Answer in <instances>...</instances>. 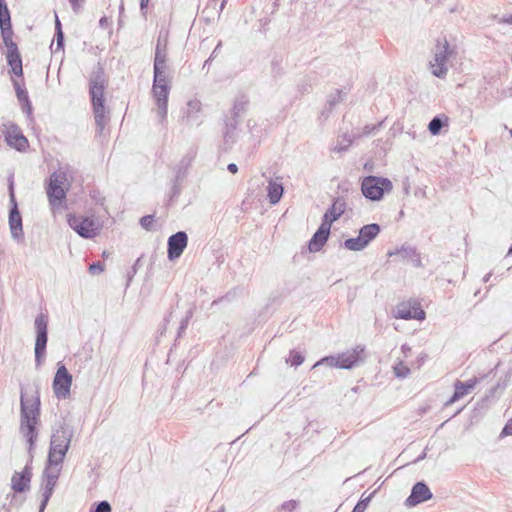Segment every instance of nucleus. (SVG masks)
I'll return each mask as SVG.
<instances>
[{"label":"nucleus","mask_w":512,"mask_h":512,"mask_svg":"<svg viewBox=\"0 0 512 512\" xmlns=\"http://www.w3.org/2000/svg\"><path fill=\"white\" fill-rule=\"evenodd\" d=\"M73 174V168L70 165L65 164L60 166L50 175L49 183L46 187V194L53 212L65 207L64 203L66 201L67 192L71 187Z\"/></svg>","instance_id":"obj_1"},{"label":"nucleus","mask_w":512,"mask_h":512,"mask_svg":"<svg viewBox=\"0 0 512 512\" xmlns=\"http://www.w3.org/2000/svg\"><path fill=\"white\" fill-rule=\"evenodd\" d=\"M20 406V430L29 446L32 447L35 444L34 440L37 437L36 426L40 419V394L38 389L29 397L21 393Z\"/></svg>","instance_id":"obj_2"},{"label":"nucleus","mask_w":512,"mask_h":512,"mask_svg":"<svg viewBox=\"0 0 512 512\" xmlns=\"http://www.w3.org/2000/svg\"><path fill=\"white\" fill-rule=\"evenodd\" d=\"M67 451L68 450H49L47 463L43 472L44 488L39 512H44L48 501L53 494Z\"/></svg>","instance_id":"obj_3"},{"label":"nucleus","mask_w":512,"mask_h":512,"mask_svg":"<svg viewBox=\"0 0 512 512\" xmlns=\"http://www.w3.org/2000/svg\"><path fill=\"white\" fill-rule=\"evenodd\" d=\"M107 85V79L104 72L98 69L92 73L90 79V96L93 105L95 123L102 131L107 123V111L104 105V91Z\"/></svg>","instance_id":"obj_4"},{"label":"nucleus","mask_w":512,"mask_h":512,"mask_svg":"<svg viewBox=\"0 0 512 512\" xmlns=\"http://www.w3.org/2000/svg\"><path fill=\"white\" fill-rule=\"evenodd\" d=\"M454 54V50L450 47L445 37L438 38L432 50V58L429 61L431 73L440 79L446 77L448 73V61Z\"/></svg>","instance_id":"obj_5"},{"label":"nucleus","mask_w":512,"mask_h":512,"mask_svg":"<svg viewBox=\"0 0 512 512\" xmlns=\"http://www.w3.org/2000/svg\"><path fill=\"white\" fill-rule=\"evenodd\" d=\"M392 189V182L384 177L367 176L363 178L361 183L362 194L372 201L381 200L384 193H389Z\"/></svg>","instance_id":"obj_6"},{"label":"nucleus","mask_w":512,"mask_h":512,"mask_svg":"<svg viewBox=\"0 0 512 512\" xmlns=\"http://www.w3.org/2000/svg\"><path fill=\"white\" fill-rule=\"evenodd\" d=\"M36 341H35V364L39 368L45 358V350L48 340V317L41 313L35 318Z\"/></svg>","instance_id":"obj_7"},{"label":"nucleus","mask_w":512,"mask_h":512,"mask_svg":"<svg viewBox=\"0 0 512 512\" xmlns=\"http://www.w3.org/2000/svg\"><path fill=\"white\" fill-rule=\"evenodd\" d=\"M72 379V375L65 365L58 363V368L52 383L53 393L56 398L65 400L70 397Z\"/></svg>","instance_id":"obj_8"},{"label":"nucleus","mask_w":512,"mask_h":512,"mask_svg":"<svg viewBox=\"0 0 512 512\" xmlns=\"http://www.w3.org/2000/svg\"><path fill=\"white\" fill-rule=\"evenodd\" d=\"M170 89L171 86L166 84L152 85V96L157 107L156 114L161 125H164L167 119Z\"/></svg>","instance_id":"obj_9"},{"label":"nucleus","mask_w":512,"mask_h":512,"mask_svg":"<svg viewBox=\"0 0 512 512\" xmlns=\"http://www.w3.org/2000/svg\"><path fill=\"white\" fill-rule=\"evenodd\" d=\"M2 132L4 134L5 142L11 148L17 151H25L28 147V140L23 135L21 129L14 123L8 122L3 124Z\"/></svg>","instance_id":"obj_10"},{"label":"nucleus","mask_w":512,"mask_h":512,"mask_svg":"<svg viewBox=\"0 0 512 512\" xmlns=\"http://www.w3.org/2000/svg\"><path fill=\"white\" fill-rule=\"evenodd\" d=\"M68 224L83 238H93L99 232V227L96 222L88 217L69 215Z\"/></svg>","instance_id":"obj_11"},{"label":"nucleus","mask_w":512,"mask_h":512,"mask_svg":"<svg viewBox=\"0 0 512 512\" xmlns=\"http://www.w3.org/2000/svg\"><path fill=\"white\" fill-rule=\"evenodd\" d=\"M394 317L397 319H416L424 320L425 312L417 303L402 302L397 305L394 311Z\"/></svg>","instance_id":"obj_12"},{"label":"nucleus","mask_w":512,"mask_h":512,"mask_svg":"<svg viewBox=\"0 0 512 512\" xmlns=\"http://www.w3.org/2000/svg\"><path fill=\"white\" fill-rule=\"evenodd\" d=\"M432 497L433 494L428 485L420 481L413 485L410 495L405 500V506L414 507L430 500Z\"/></svg>","instance_id":"obj_13"},{"label":"nucleus","mask_w":512,"mask_h":512,"mask_svg":"<svg viewBox=\"0 0 512 512\" xmlns=\"http://www.w3.org/2000/svg\"><path fill=\"white\" fill-rule=\"evenodd\" d=\"M364 359V347L356 346L338 354L339 369H352Z\"/></svg>","instance_id":"obj_14"},{"label":"nucleus","mask_w":512,"mask_h":512,"mask_svg":"<svg viewBox=\"0 0 512 512\" xmlns=\"http://www.w3.org/2000/svg\"><path fill=\"white\" fill-rule=\"evenodd\" d=\"M188 244V236L184 231H179L168 238V258H179Z\"/></svg>","instance_id":"obj_15"},{"label":"nucleus","mask_w":512,"mask_h":512,"mask_svg":"<svg viewBox=\"0 0 512 512\" xmlns=\"http://www.w3.org/2000/svg\"><path fill=\"white\" fill-rule=\"evenodd\" d=\"M478 383L479 379L477 377H472L466 382L457 380L454 383V393L452 397L446 401L445 406H450L470 394Z\"/></svg>","instance_id":"obj_16"},{"label":"nucleus","mask_w":512,"mask_h":512,"mask_svg":"<svg viewBox=\"0 0 512 512\" xmlns=\"http://www.w3.org/2000/svg\"><path fill=\"white\" fill-rule=\"evenodd\" d=\"M11 201L13 202L14 206L9 213V227L12 238L19 242L23 239L22 217L17 209L14 194L12 191Z\"/></svg>","instance_id":"obj_17"},{"label":"nucleus","mask_w":512,"mask_h":512,"mask_svg":"<svg viewBox=\"0 0 512 512\" xmlns=\"http://www.w3.org/2000/svg\"><path fill=\"white\" fill-rule=\"evenodd\" d=\"M72 438V428L69 426H60L52 434L50 448H69Z\"/></svg>","instance_id":"obj_18"},{"label":"nucleus","mask_w":512,"mask_h":512,"mask_svg":"<svg viewBox=\"0 0 512 512\" xmlns=\"http://www.w3.org/2000/svg\"><path fill=\"white\" fill-rule=\"evenodd\" d=\"M387 255L389 257L399 255L402 260L410 261L413 266L417 268L422 267L420 254L417 252L415 247L410 245H402L401 248L390 250Z\"/></svg>","instance_id":"obj_19"},{"label":"nucleus","mask_w":512,"mask_h":512,"mask_svg":"<svg viewBox=\"0 0 512 512\" xmlns=\"http://www.w3.org/2000/svg\"><path fill=\"white\" fill-rule=\"evenodd\" d=\"M346 210V202L343 198H336L332 206L325 212L322 223H326L331 228L334 221L339 219Z\"/></svg>","instance_id":"obj_20"},{"label":"nucleus","mask_w":512,"mask_h":512,"mask_svg":"<svg viewBox=\"0 0 512 512\" xmlns=\"http://www.w3.org/2000/svg\"><path fill=\"white\" fill-rule=\"evenodd\" d=\"M32 473L31 468L26 465L22 472H15L11 478L12 489L15 492L21 493L29 488Z\"/></svg>","instance_id":"obj_21"},{"label":"nucleus","mask_w":512,"mask_h":512,"mask_svg":"<svg viewBox=\"0 0 512 512\" xmlns=\"http://www.w3.org/2000/svg\"><path fill=\"white\" fill-rule=\"evenodd\" d=\"M330 229L331 228L327 226L326 223L321 222L320 227L315 232V234L313 235L309 242L308 247L311 252H317L324 246V244L328 240Z\"/></svg>","instance_id":"obj_22"},{"label":"nucleus","mask_w":512,"mask_h":512,"mask_svg":"<svg viewBox=\"0 0 512 512\" xmlns=\"http://www.w3.org/2000/svg\"><path fill=\"white\" fill-rule=\"evenodd\" d=\"M6 60L11 68V72L16 76L23 75L22 60L18 49L7 51Z\"/></svg>","instance_id":"obj_23"},{"label":"nucleus","mask_w":512,"mask_h":512,"mask_svg":"<svg viewBox=\"0 0 512 512\" xmlns=\"http://www.w3.org/2000/svg\"><path fill=\"white\" fill-rule=\"evenodd\" d=\"M283 191H284V188H283V185L281 182L274 180V179L269 180V183L267 186V195L269 198V202L272 205H275L280 201V199L283 195Z\"/></svg>","instance_id":"obj_24"},{"label":"nucleus","mask_w":512,"mask_h":512,"mask_svg":"<svg viewBox=\"0 0 512 512\" xmlns=\"http://www.w3.org/2000/svg\"><path fill=\"white\" fill-rule=\"evenodd\" d=\"M379 233H380V226L375 223L364 225L359 230V236L361 237L362 242H364L366 246H368L369 243L373 239H375Z\"/></svg>","instance_id":"obj_25"},{"label":"nucleus","mask_w":512,"mask_h":512,"mask_svg":"<svg viewBox=\"0 0 512 512\" xmlns=\"http://www.w3.org/2000/svg\"><path fill=\"white\" fill-rule=\"evenodd\" d=\"M168 55V32L160 31L155 47L154 58H167Z\"/></svg>","instance_id":"obj_26"},{"label":"nucleus","mask_w":512,"mask_h":512,"mask_svg":"<svg viewBox=\"0 0 512 512\" xmlns=\"http://www.w3.org/2000/svg\"><path fill=\"white\" fill-rule=\"evenodd\" d=\"M202 104L198 99H191L187 102L185 109V117L189 122L198 120V115L201 112Z\"/></svg>","instance_id":"obj_27"},{"label":"nucleus","mask_w":512,"mask_h":512,"mask_svg":"<svg viewBox=\"0 0 512 512\" xmlns=\"http://www.w3.org/2000/svg\"><path fill=\"white\" fill-rule=\"evenodd\" d=\"M354 140L356 139L353 137V135H340L337 139L336 145L334 146L333 150L336 152L346 151L352 145Z\"/></svg>","instance_id":"obj_28"},{"label":"nucleus","mask_w":512,"mask_h":512,"mask_svg":"<svg viewBox=\"0 0 512 512\" xmlns=\"http://www.w3.org/2000/svg\"><path fill=\"white\" fill-rule=\"evenodd\" d=\"M1 36L3 44L7 47V51L18 49L17 44L12 40V27H5L1 29Z\"/></svg>","instance_id":"obj_29"},{"label":"nucleus","mask_w":512,"mask_h":512,"mask_svg":"<svg viewBox=\"0 0 512 512\" xmlns=\"http://www.w3.org/2000/svg\"><path fill=\"white\" fill-rule=\"evenodd\" d=\"M11 26L10 12L4 0H0V29Z\"/></svg>","instance_id":"obj_30"},{"label":"nucleus","mask_w":512,"mask_h":512,"mask_svg":"<svg viewBox=\"0 0 512 512\" xmlns=\"http://www.w3.org/2000/svg\"><path fill=\"white\" fill-rule=\"evenodd\" d=\"M343 245L350 251H361L367 247L359 235L355 238L346 239Z\"/></svg>","instance_id":"obj_31"},{"label":"nucleus","mask_w":512,"mask_h":512,"mask_svg":"<svg viewBox=\"0 0 512 512\" xmlns=\"http://www.w3.org/2000/svg\"><path fill=\"white\" fill-rule=\"evenodd\" d=\"M320 365H326V366L332 367V368H339L338 355L337 356H327V357L320 359L318 362H316L313 365V368H316Z\"/></svg>","instance_id":"obj_32"},{"label":"nucleus","mask_w":512,"mask_h":512,"mask_svg":"<svg viewBox=\"0 0 512 512\" xmlns=\"http://www.w3.org/2000/svg\"><path fill=\"white\" fill-rule=\"evenodd\" d=\"M393 371L396 377L406 378L410 374V369L404 364L402 360L395 363Z\"/></svg>","instance_id":"obj_33"},{"label":"nucleus","mask_w":512,"mask_h":512,"mask_svg":"<svg viewBox=\"0 0 512 512\" xmlns=\"http://www.w3.org/2000/svg\"><path fill=\"white\" fill-rule=\"evenodd\" d=\"M375 492H372L368 496H364V494L361 496V499L357 502V504L354 506L352 512H364L366 508L368 507L372 496Z\"/></svg>","instance_id":"obj_34"},{"label":"nucleus","mask_w":512,"mask_h":512,"mask_svg":"<svg viewBox=\"0 0 512 512\" xmlns=\"http://www.w3.org/2000/svg\"><path fill=\"white\" fill-rule=\"evenodd\" d=\"M303 362H304V356L300 352L295 351V350H292L290 352L289 357L286 359L287 364H289L291 366H295V367L301 365Z\"/></svg>","instance_id":"obj_35"},{"label":"nucleus","mask_w":512,"mask_h":512,"mask_svg":"<svg viewBox=\"0 0 512 512\" xmlns=\"http://www.w3.org/2000/svg\"><path fill=\"white\" fill-rule=\"evenodd\" d=\"M247 104H248V99L245 96H241V97L237 98L233 105L234 115L239 116L242 112H244Z\"/></svg>","instance_id":"obj_36"},{"label":"nucleus","mask_w":512,"mask_h":512,"mask_svg":"<svg viewBox=\"0 0 512 512\" xmlns=\"http://www.w3.org/2000/svg\"><path fill=\"white\" fill-rule=\"evenodd\" d=\"M381 124H378V125H366L364 128H362L361 130H358V131H355L353 133V137L355 139H360L362 137H366V136H369L371 134H373L375 132V130L380 126Z\"/></svg>","instance_id":"obj_37"},{"label":"nucleus","mask_w":512,"mask_h":512,"mask_svg":"<svg viewBox=\"0 0 512 512\" xmlns=\"http://www.w3.org/2000/svg\"><path fill=\"white\" fill-rule=\"evenodd\" d=\"M443 125V120L440 117L436 116L430 121L428 129L432 135H437L440 133V130L443 127Z\"/></svg>","instance_id":"obj_38"},{"label":"nucleus","mask_w":512,"mask_h":512,"mask_svg":"<svg viewBox=\"0 0 512 512\" xmlns=\"http://www.w3.org/2000/svg\"><path fill=\"white\" fill-rule=\"evenodd\" d=\"M156 84L157 85H161V84L170 85L167 73L165 71L164 72H154L153 85H156Z\"/></svg>","instance_id":"obj_39"},{"label":"nucleus","mask_w":512,"mask_h":512,"mask_svg":"<svg viewBox=\"0 0 512 512\" xmlns=\"http://www.w3.org/2000/svg\"><path fill=\"white\" fill-rule=\"evenodd\" d=\"M14 87L16 90L17 98L20 102L29 100L27 91L24 88H22L18 82H14Z\"/></svg>","instance_id":"obj_40"},{"label":"nucleus","mask_w":512,"mask_h":512,"mask_svg":"<svg viewBox=\"0 0 512 512\" xmlns=\"http://www.w3.org/2000/svg\"><path fill=\"white\" fill-rule=\"evenodd\" d=\"M167 58H154V72H166Z\"/></svg>","instance_id":"obj_41"},{"label":"nucleus","mask_w":512,"mask_h":512,"mask_svg":"<svg viewBox=\"0 0 512 512\" xmlns=\"http://www.w3.org/2000/svg\"><path fill=\"white\" fill-rule=\"evenodd\" d=\"M111 505L109 504L108 501H100L99 503H97L95 509H94V512H111Z\"/></svg>","instance_id":"obj_42"},{"label":"nucleus","mask_w":512,"mask_h":512,"mask_svg":"<svg viewBox=\"0 0 512 512\" xmlns=\"http://www.w3.org/2000/svg\"><path fill=\"white\" fill-rule=\"evenodd\" d=\"M104 270V266L102 265L101 262H95L93 264H91L89 266V272L92 274V275H98L100 274L101 272H103Z\"/></svg>","instance_id":"obj_43"},{"label":"nucleus","mask_w":512,"mask_h":512,"mask_svg":"<svg viewBox=\"0 0 512 512\" xmlns=\"http://www.w3.org/2000/svg\"><path fill=\"white\" fill-rule=\"evenodd\" d=\"M153 222H154V217L152 215H147L140 219V224L145 229H150Z\"/></svg>","instance_id":"obj_44"},{"label":"nucleus","mask_w":512,"mask_h":512,"mask_svg":"<svg viewBox=\"0 0 512 512\" xmlns=\"http://www.w3.org/2000/svg\"><path fill=\"white\" fill-rule=\"evenodd\" d=\"M64 34L62 30L56 33V51L63 48Z\"/></svg>","instance_id":"obj_45"},{"label":"nucleus","mask_w":512,"mask_h":512,"mask_svg":"<svg viewBox=\"0 0 512 512\" xmlns=\"http://www.w3.org/2000/svg\"><path fill=\"white\" fill-rule=\"evenodd\" d=\"M508 435H512V418L504 426V428L500 434V437H505Z\"/></svg>","instance_id":"obj_46"},{"label":"nucleus","mask_w":512,"mask_h":512,"mask_svg":"<svg viewBox=\"0 0 512 512\" xmlns=\"http://www.w3.org/2000/svg\"><path fill=\"white\" fill-rule=\"evenodd\" d=\"M74 12H79L85 0H69Z\"/></svg>","instance_id":"obj_47"},{"label":"nucleus","mask_w":512,"mask_h":512,"mask_svg":"<svg viewBox=\"0 0 512 512\" xmlns=\"http://www.w3.org/2000/svg\"><path fill=\"white\" fill-rule=\"evenodd\" d=\"M22 110L30 117L32 114V105L29 100L22 102Z\"/></svg>","instance_id":"obj_48"},{"label":"nucleus","mask_w":512,"mask_h":512,"mask_svg":"<svg viewBox=\"0 0 512 512\" xmlns=\"http://www.w3.org/2000/svg\"><path fill=\"white\" fill-rule=\"evenodd\" d=\"M510 377H511V372L506 373L504 381L502 383H498L496 388L497 389H499V388H501V389L506 388L508 383H509V381H510Z\"/></svg>","instance_id":"obj_49"},{"label":"nucleus","mask_w":512,"mask_h":512,"mask_svg":"<svg viewBox=\"0 0 512 512\" xmlns=\"http://www.w3.org/2000/svg\"><path fill=\"white\" fill-rule=\"evenodd\" d=\"M426 456H427V454H426V452H425V450H424V451H423L419 456H417L416 458H414V459H412V460H409V461L405 462L403 465H407V464H410V463H417V462H419L420 460L425 459V458H426Z\"/></svg>","instance_id":"obj_50"},{"label":"nucleus","mask_w":512,"mask_h":512,"mask_svg":"<svg viewBox=\"0 0 512 512\" xmlns=\"http://www.w3.org/2000/svg\"><path fill=\"white\" fill-rule=\"evenodd\" d=\"M227 169L230 173L235 174L238 171V166L235 163H230L228 164Z\"/></svg>","instance_id":"obj_51"},{"label":"nucleus","mask_w":512,"mask_h":512,"mask_svg":"<svg viewBox=\"0 0 512 512\" xmlns=\"http://www.w3.org/2000/svg\"><path fill=\"white\" fill-rule=\"evenodd\" d=\"M55 30L56 33L59 32V30H62L61 23L57 15H55Z\"/></svg>","instance_id":"obj_52"},{"label":"nucleus","mask_w":512,"mask_h":512,"mask_svg":"<svg viewBox=\"0 0 512 512\" xmlns=\"http://www.w3.org/2000/svg\"><path fill=\"white\" fill-rule=\"evenodd\" d=\"M500 22L507 23V24H512V15H508V16L503 17L500 20Z\"/></svg>","instance_id":"obj_53"},{"label":"nucleus","mask_w":512,"mask_h":512,"mask_svg":"<svg viewBox=\"0 0 512 512\" xmlns=\"http://www.w3.org/2000/svg\"><path fill=\"white\" fill-rule=\"evenodd\" d=\"M401 350L404 353L405 357H407V354L411 351V348L408 345L403 344L401 346Z\"/></svg>","instance_id":"obj_54"},{"label":"nucleus","mask_w":512,"mask_h":512,"mask_svg":"<svg viewBox=\"0 0 512 512\" xmlns=\"http://www.w3.org/2000/svg\"><path fill=\"white\" fill-rule=\"evenodd\" d=\"M99 24L101 27H106L108 25V18L106 17H102L100 20H99Z\"/></svg>","instance_id":"obj_55"},{"label":"nucleus","mask_w":512,"mask_h":512,"mask_svg":"<svg viewBox=\"0 0 512 512\" xmlns=\"http://www.w3.org/2000/svg\"><path fill=\"white\" fill-rule=\"evenodd\" d=\"M149 1L150 0H141L140 1V8H141L142 11H144V9L147 7Z\"/></svg>","instance_id":"obj_56"},{"label":"nucleus","mask_w":512,"mask_h":512,"mask_svg":"<svg viewBox=\"0 0 512 512\" xmlns=\"http://www.w3.org/2000/svg\"><path fill=\"white\" fill-rule=\"evenodd\" d=\"M328 102H329L330 106L335 105V93L330 95Z\"/></svg>","instance_id":"obj_57"},{"label":"nucleus","mask_w":512,"mask_h":512,"mask_svg":"<svg viewBox=\"0 0 512 512\" xmlns=\"http://www.w3.org/2000/svg\"><path fill=\"white\" fill-rule=\"evenodd\" d=\"M491 276H492V273H488V274H486V275L484 276V278H483V282H485V283H486V282H488V281L490 280V277H491Z\"/></svg>","instance_id":"obj_58"},{"label":"nucleus","mask_w":512,"mask_h":512,"mask_svg":"<svg viewBox=\"0 0 512 512\" xmlns=\"http://www.w3.org/2000/svg\"><path fill=\"white\" fill-rule=\"evenodd\" d=\"M186 326H187V320H186V321H183V322L181 323L180 331L184 330V329L186 328Z\"/></svg>","instance_id":"obj_59"},{"label":"nucleus","mask_w":512,"mask_h":512,"mask_svg":"<svg viewBox=\"0 0 512 512\" xmlns=\"http://www.w3.org/2000/svg\"><path fill=\"white\" fill-rule=\"evenodd\" d=\"M119 10H120V13H122L124 11V5L123 3H121L120 7H119Z\"/></svg>","instance_id":"obj_60"},{"label":"nucleus","mask_w":512,"mask_h":512,"mask_svg":"<svg viewBox=\"0 0 512 512\" xmlns=\"http://www.w3.org/2000/svg\"><path fill=\"white\" fill-rule=\"evenodd\" d=\"M402 458H403V454H400V455H398V458H397V459H398L399 461H404L405 459H402Z\"/></svg>","instance_id":"obj_61"},{"label":"nucleus","mask_w":512,"mask_h":512,"mask_svg":"<svg viewBox=\"0 0 512 512\" xmlns=\"http://www.w3.org/2000/svg\"><path fill=\"white\" fill-rule=\"evenodd\" d=\"M508 255H512V246L508 250Z\"/></svg>","instance_id":"obj_62"},{"label":"nucleus","mask_w":512,"mask_h":512,"mask_svg":"<svg viewBox=\"0 0 512 512\" xmlns=\"http://www.w3.org/2000/svg\"><path fill=\"white\" fill-rule=\"evenodd\" d=\"M225 2H226V0H223V1H222L221 9H223V7L225 6Z\"/></svg>","instance_id":"obj_63"},{"label":"nucleus","mask_w":512,"mask_h":512,"mask_svg":"<svg viewBox=\"0 0 512 512\" xmlns=\"http://www.w3.org/2000/svg\"><path fill=\"white\" fill-rule=\"evenodd\" d=\"M219 46H220V44H218L217 47H215V50L213 53H215L218 50Z\"/></svg>","instance_id":"obj_64"}]
</instances>
